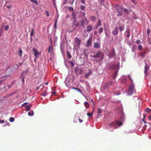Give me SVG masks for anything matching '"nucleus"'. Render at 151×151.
Masks as SVG:
<instances>
[{
	"instance_id": "nucleus-1",
	"label": "nucleus",
	"mask_w": 151,
	"mask_h": 151,
	"mask_svg": "<svg viewBox=\"0 0 151 151\" xmlns=\"http://www.w3.org/2000/svg\"><path fill=\"white\" fill-rule=\"evenodd\" d=\"M104 56V54L103 52L101 51H99L95 54L91 55V57L95 58H99L100 59V61H101L103 59Z\"/></svg>"
},
{
	"instance_id": "nucleus-2",
	"label": "nucleus",
	"mask_w": 151,
	"mask_h": 151,
	"mask_svg": "<svg viewBox=\"0 0 151 151\" xmlns=\"http://www.w3.org/2000/svg\"><path fill=\"white\" fill-rule=\"evenodd\" d=\"M122 125V123L118 121L115 122H113L110 123L109 124V127L111 128L113 127L115 128H117L118 127Z\"/></svg>"
},
{
	"instance_id": "nucleus-3",
	"label": "nucleus",
	"mask_w": 151,
	"mask_h": 151,
	"mask_svg": "<svg viewBox=\"0 0 151 151\" xmlns=\"http://www.w3.org/2000/svg\"><path fill=\"white\" fill-rule=\"evenodd\" d=\"M80 22L81 26L84 27L86 25H87L89 23V21L86 17H85L81 20Z\"/></svg>"
},
{
	"instance_id": "nucleus-4",
	"label": "nucleus",
	"mask_w": 151,
	"mask_h": 151,
	"mask_svg": "<svg viewBox=\"0 0 151 151\" xmlns=\"http://www.w3.org/2000/svg\"><path fill=\"white\" fill-rule=\"evenodd\" d=\"M108 55L109 58H112L115 56L116 53L114 48H112L111 50L109 51Z\"/></svg>"
},
{
	"instance_id": "nucleus-5",
	"label": "nucleus",
	"mask_w": 151,
	"mask_h": 151,
	"mask_svg": "<svg viewBox=\"0 0 151 151\" xmlns=\"http://www.w3.org/2000/svg\"><path fill=\"white\" fill-rule=\"evenodd\" d=\"M135 91L134 89V86L133 85H130L128 89V92L129 95H132Z\"/></svg>"
},
{
	"instance_id": "nucleus-6",
	"label": "nucleus",
	"mask_w": 151,
	"mask_h": 151,
	"mask_svg": "<svg viewBox=\"0 0 151 151\" xmlns=\"http://www.w3.org/2000/svg\"><path fill=\"white\" fill-rule=\"evenodd\" d=\"M92 38L91 37L89 38L87 40L86 46L87 47H89L91 45L92 43Z\"/></svg>"
},
{
	"instance_id": "nucleus-7",
	"label": "nucleus",
	"mask_w": 151,
	"mask_h": 151,
	"mask_svg": "<svg viewBox=\"0 0 151 151\" xmlns=\"http://www.w3.org/2000/svg\"><path fill=\"white\" fill-rule=\"evenodd\" d=\"M112 34L114 36H116L118 34V28L116 27L114 30L112 32Z\"/></svg>"
},
{
	"instance_id": "nucleus-8",
	"label": "nucleus",
	"mask_w": 151,
	"mask_h": 151,
	"mask_svg": "<svg viewBox=\"0 0 151 151\" xmlns=\"http://www.w3.org/2000/svg\"><path fill=\"white\" fill-rule=\"evenodd\" d=\"M100 44L99 43L95 42L94 43L93 47L94 48L99 49L100 48Z\"/></svg>"
},
{
	"instance_id": "nucleus-9",
	"label": "nucleus",
	"mask_w": 151,
	"mask_h": 151,
	"mask_svg": "<svg viewBox=\"0 0 151 151\" xmlns=\"http://www.w3.org/2000/svg\"><path fill=\"white\" fill-rule=\"evenodd\" d=\"M92 26L91 24H89L87 27V32H91L92 30Z\"/></svg>"
},
{
	"instance_id": "nucleus-10",
	"label": "nucleus",
	"mask_w": 151,
	"mask_h": 151,
	"mask_svg": "<svg viewBox=\"0 0 151 151\" xmlns=\"http://www.w3.org/2000/svg\"><path fill=\"white\" fill-rule=\"evenodd\" d=\"M75 41L76 44L80 45L81 43V40L78 38L76 37L75 38Z\"/></svg>"
},
{
	"instance_id": "nucleus-11",
	"label": "nucleus",
	"mask_w": 151,
	"mask_h": 151,
	"mask_svg": "<svg viewBox=\"0 0 151 151\" xmlns=\"http://www.w3.org/2000/svg\"><path fill=\"white\" fill-rule=\"evenodd\" d=\"M33 51L34 52V54L35 56L37 58H38L39 55V52L37 50L35 49V48L33 49Z\"/></svg>"
},
{
	"instance_id": "nucleus-12",
	"label": "nucleus",
	"mask_w": 151,
	"mask_h": 151,
	"mask_svg": "<svg viewBox=\"0 0 151 151\" xmlns=\"http://www.w3.org/2000/svg\"><path fill=\"white\" fill-rule=\"evenodd\" d=\"M110 68L111 69H116L118 68V66L116 64H113L110 66Z\"/></svg>"
},
{
	"instance_id": "nucleus-13",
	"label": "nucleus",
	"mask_w": 151,
	"mask_h": 151,
	"mask_svg": "<svg viewBox=\"0 0 151 151\" xmlns=\"http://www.w3.org/2000/svg\"><path fill=\"white\" fill-rule=\"evenodd\" d=\"M146 53L147 52H141L140 53L139 55L140 57L143 59L145 57V55Z\"/></svg>"
},
{
	"instance_id": "nucleus-14",
	"label": "nucleus",
	"mask_w": 151,
	"mask_h": 151,
	"mask_svg": "<svg viewBox=\"0 0 151 151\" xmlns=\"http://www.w3.org/2000/svg\"><path fill=\"white\" fill-rule=\"evenodd\" d=\"M149 69V66H148L147 64H145V73L146 74L148 70Z\"/></svg>"
},
{
	"instance_id": "nucleus-15",
	"label": "nucleus",
	"mask_w": 151,
	"mask_h": 151,
	"mask_svg": "<svg viewBox=\"0 0 151 151\" xmlns=\"http://www.w3.org/2000/svg\"><path fill=\"white\" fill-rule=\"evenodd\" d=\"M116 10H119V9H123V7L122 6H121L118 5H116Z\"/></svg>"
},
{
	"instance_id": "nucleus-16",
	"label": "nucleus",
	"mask_w": 151,
	"mask_h": 151,
	"mask_svg": "<svg viewBox=\"0 0 151 151\" xmlns=\"http://www.w3.org/2000/svg\"><path fill=\"white\" fill-rule=\"evenodd\" d=\"M119 29L120 31H122L124 29V25L123 24L119 27Z\"/></svg>"
},
{
	"instance_id": "nucleus-17",
	"label": "nucleus",
	"mask_w": 151,
	"mask_h": 151,
	"mask_svg": "<svg viewBox=\"0 0 151 151\" xmlns=\"http://www.w3.org/2000/svg\"><path fill=\"white\" fill-rule=\"evenodd\" d=\"M92 73V72L91 70H89V71L87 73H86V74H85V78H87L88 77V76H89Z\"/></svg>"
},
{
	"instance_id": "nucleus-18",
	"label": "nucleus",
	"mask_w": 151,
	"mask_h": 151,
	"mask_svg": "<svg viewBox=\"0 0 151 151\" xmlns=\"http://www.w3.org/2000/svg\"><path fill=\"white\" fill-rule=\"evenodd\" d=\"M117 12L118 13V14L117 15V17L121 16L123 15V12L119 11V10H116Z\"/></svg>"
},
{
	"instance_id": "nucleus-19",
	"label": "nucleus",
	"mask_w": 151,
	"mask_h": 151,
	"mask_svg": "<svg viewBox=\"0 0 151 151\" xmlns=\"http://www.w3.org/2000/svg\"><path fill=\"white\" fill-rule=\"evenodd\" d=\"M73 24L76 26L78 27L79 26V22L76 19L73 20Z\"/></svg>"
},
{
	"instance_id": "nucleus-20",
	"label": "nucleus",
	"mask_w": 151,
	"mask_h": 151,
	"mask_svg": "<svg viewBox=\"0 0 151 151\" xmlns=\"http://www.w3.org/2000/svg\"><path fill=\"white\" fill-rule=\"evenodd\" d=\"M53 50V47L52 45H50L49 47V48L48 50V52L50 53L51 51H52Z\"/></svg>"
},
{
	"instance_id": "nucleus-21",
	"label": "nucleus",
	"mask_w": 151,
	"mask_h": 151,
	"mask_svg": "<svg viewBox=\"0 0 151 151\" xmlns=\"http://www.w3.org/2000/svg\"><path fill=\"white\" fill-rule=\"evenodd\" d=\"M84 104L86 108H87L89 107V104L87 102H85Z\"/></svg>"
},
{
	"instance_id": "nucleus-22",
	"label": "nucleus",
	"mask_w": 151,
	"mask_h": 151,
	"mask_svg": "<svg viewBox=\"0 0 151 151\" xmlns=\"http://www.w3.org/2000/svg\"><path fill=\"white\" fill-rule=\"evenodd\" d=\"M103 28L102 27H101L99 29L98 32L99 33L101 34L102 32L103 31Z\"/></svg>"
},
{
	"instance_id": "nucleus-23",
	"label": "nucleus",
	"mask_w": 151,
	"mask_h": 151,
	"mask_svg": "<svg viewBox=\"0 0 151 151\" xmlns=\"http://www.w3.org/2000/svg\"><path fill=\"white\" fill-rule=\"evenodd\" d=\"M67 55L69 59L71 58L72 56L70 53L68 51L67 52Z\"/></svg>"
},
{
	"instance_id": "nucleus-24",
	"label": "nucleus",
	"mask_w": 151,
	"mask_h": 151,
	"mask_svg": "<svg viewBox=\"0 0 151 151\" xmlns=\"http://www.w3.org/2000/svg\"><path fill=\"white\" fill-rule=\"evenodd\" d=\"M124 11L127 14H128L129 13V11H128V10L126 8H124L123 9Z\"/></svg>"
},
{
	"instance_id": "nucleus-25",
	"label": "nucleus",
	"mask_w": 151,
	"mask_h": 151,
	"mask_svg": "<svg viewBox=\"0 0 151 151\" xmlns=\"http://www.w3.org/2000/svg\"><path fill=\"white\" fill-rule=\"evenodd\" d=\"M145 111L148 113H149L151 112L150 109L149 108H147L145 109Z\"/></svg>"
},
{
	"instance_id": "nucleus-26",
	"label": "nucleus",
	"mask_w": 151,
	"mask_h": 151,
	"mask_svg": "<svg viewBox=\"0 0 151 151\" xmlns=\"http://www.w3.org/2000/svg\"><path fill=\"white\" fill-rule=\"evenodd\" d=\"M126 37L129 38L130 37V32L129 30L127 31V32Z\"/></svg>"
},
{
	"instance_id": "nucleus-27",
	"label": "nucleus",
	"mask_w": 151,
	"mask_h": 151,
	"mask_svg": "<svg viewBox=\"0 0 151 151\" xmlns=\"http://www.w3.org/2000/svg\"><path fill=\"white\" fill-rule=\"evenodd\" d=\"M22 49L20 48L19 49V55L21 57L22 56Z\"/></svg>"
},
{
	"instance_id": "nucleus-28",
	"label": "nucleus",
	"mask_w": 151,
	"mask_h": 151,
	"mask_svg": "<svg viewBox=\"0 0 151 151\" xmlns=\"http://www.w3.org/2000/svg\"><path fill=\"white\" fill-rule=\"evenodd\" d=\"M33 3H35L36 4H38V3L36 0H30Z\"/></svg>"
},
{
	"instance_id": "nucleus-29",
	"label": "nucleus",
	"mask_w": 151,
	"mask_h": 151,
	"mask_svg": "<svg viewBox=\"0 0 151 151\" xmlns=\"http://www.w3.org/2000/svg\"><path fill=\"white\" fill-rule=\"evenodd\" d=\"M102 110L100 108H98L97 109V111L99 113L98 116L99 115V114L101 113Z\"/></svg>"
},
{
	"instance_id": "nucleus-30",
	"label": "nucleus",
	"mask_w": 151,
	"mask_h": 151,
	"mask_svg": "<svg viewBox=\"0 0 151 151\" xmlns=\"http://www.w3.org/2000/svg\"><path fill=\"white\" fill-rule=\"evenodd\" d=\"M97 25H98V26H100L101 25V20L100 19H99V20L97 24Z\"/></svg>"
},
{
	"instance_id": "nucleus-31",
	"label": "nucleus",
	"mask_w": 151,
	"mask_h": 151,
	"mask_svg": "<svg viewBox=\"0 0 151 151\" xmlns=\"http://www.w3.org/2000/svg\"><path fill=\"white\" fill-rule=\"evenodd\" d=\"M138 50H139L141 51V50L142 49V47L141 45H139L138 47Z\"/></svg>"
},
{
	"instance_id": "nucleus-32",
	"label": "nucleus",
	"mask_w": 151,
	"mask_h": 151,
	"mask_svg": "<svg viewBox=\"0 0 151 151\" xmlns=\"http://www.w3.org/2000/svg\"><path fill=\"white\" fill-rule=\"evenodd\" d=\"M14 118L12 117H10L9 119V121L11 122H13L14 121Z\"/></svg>"
},
{
	"instance_id": "nucleus-33",
	"label": "nucleus",
	"mask_w": 151,
	"mask_h": 151,
	"mask_svg": "<svg viewBox=\"0 0 151 151\" xmlns=\"http://www.w3.org/2000/svg\"><path fill=\"white\" fill-rule=\"evenodd\" d=\"M95 17L93 16H91V19L92 21H95Z\"/></svg>"
},
{
	"instance_id": "nucleus-34",
	"label": "nucleus",
	"mask_w": 151,
	"mask_h": 151,
	"mask_svg": "<svg viewBox=\"0 0 151 151\" xmlns=\"http://www.w3.org/2000/svg\"><path fill=\"white\" fill-rule=\"evenodd\" d=\"M74 1V0H70L69 2V3L71 5H73V3Z\"/></svg>"
},
{
	"instance_id": "nucleus-35",
	"label": "nucleus",
	"mask_w": 151,
	"mask_h": 151,
	"mask_svg": "<svg viewBox=\"0 0 151 151\" xmlns=\"http://www.w3.org/2000/svg\"><path fill=\"white\" fill-rule=\"evenodd\" d=\"M81 9L82 10H84L85 9V6L81 5L80 6Z\"/></svg>"
},
{
	"instance_id": "nucleus-36",
	"label": "nucleus",
	"mask_w": 151,
	"mask_h": 151,
	"mask_svg": "<svg viewBox=\"0 0 151 151\" xmlns=\"http://www.w3.org/2000/svg\"><path fill=\"white\" fill-rule=\"evenodd\" d=\"M68 9L70 11H73V8L72 7H69Z\"/></svg>"
},
{
	"instance_id": "nucleus-37",
	"label": "nucleus",
	"mask_w": 151,
	"mask_h": 151,
	"mask_svg": "<svg viewBox=\"0 0 151 151\" xmlns=\"http://www.w3.org/2000/svg\"><path fill=\"white\" fill-rule=\"evenodd\" d=\"M9 27L8 25H6L5 26L4 29L6 31H7L9 29Z\"/></svg>"
},
{
	"instance_id": "nucleus-38",
	"label": "nucleus",
	"mask_w": 151,
	"mask_h": 151,
	"mask_svg": "<svg viewBox=\"0 0 151 151\" xmlns=\"http://www.w3.org/2000/svg\"><path fill=\"white\" fill-rule=\"evenodd\" d=\"M34 113L33 112H32V113H31V112H29L28 113V115L29 116H33L34 115Z\"/></svg>"
},
{
	"instance_id": "nucleus-39",
	"label": "nucleus",
	"mask_w": 151,
	"mask_h": 151,
	"mask_svg": "<svg viewBox=\"0 0 151 151\" xmlns=\"http://www.w3.org/2000/svg\"><path fill=\"white\" fill-rule=\"evenodd\" d=\"M72 15L73 18H76V15L74 12H72Z\"/></svg>"
},
{
	"instance_id": "nucleus-40",
	"label": "nucleus",
	"mask_w": 151,
	"mask_h": 151,
	"mask_svg": "<svg viewBox=\"0 0 151 151\" xmlns=\"http://www.w3.org/2000/svg\"><path fill=\"white\" fill-rule=\"evenodd\" d=\"M26 106L27 107L26 111H27L29 110L30 108V106L29 105L27 106Z\"/></svg>"
},
{
	"instance_id": "nucleus-41",
	"label": "nucleus",
	"mask_w": 151,
	"mask_h": 151,
	"mask_svg": "<svg viewBox=\"0 0 151 151\" xmlns=\"http://www.w3.org/2000/svg\"><path fill=\"white\" fill-rule=\"evenodd\" d=\"M87 115L88 117H90L93 115V114L92 113H88L87 114Z\"/></svg>"
},
{
	"instance_id": "nucleus-42",
	"label": "nucleus",
	"mask_w": 151,
	"mask_h": 151,
	"mask_svg": "<svg viewBox=\"0 0 151 151\" xmlns=\"http://www.w3.org/2000/svg\"><path fill=\"white\" fill-rule=\"evenodd\" d=\"M33 33H34V30H33V29H32V31L31 33V36H33Z\"/></svg>"
},
{
	"instance_id": "nucleus-43",
	"label": "nucleus",
	"mask_w": 151,
	"mask_h": 151,
	"mask_svg": "<svg viewBox=\"0 0 151 151\" xmlns=\"http://www.w3.org/2000/svg\"><path fill=\"white\" fill-rule=\"evenodd\" d=\"M117 72H118V71H115L114 73V74H115V76L114 77V78H115L116 77V76H117Z\"/></svg>"
},
{
	"instance_id": "nucleus-44",
	"label": "nucleus",
	"mask_w": 151,
	"mask_h": 151,
	"mask_svg": "<svg viewBox=\"0 0 151 151\" xmlns=\"http://www.w3.org/2000/svg\"><path fill=\"white\" fill-rule=\"evenodd\" d=\"M13 86V84L11 83V84L7 86L8 88H11Z\"/></svg>"
},
{
	"instance_id": "nucleus-45",
	"label": "nucleus",
	"mask_w": 151,
	"mask_h": 151,
	"mask_svg": "<svg viewBox=\"0 0 151 151\" xmlns=\"http://www.w3.org/2000/svg\"><path fill=\"white\" fill-rule=\"evenodd\" d=\"M77 91L79 92H80L81 94H82L81 91L80 90V89L78 88Z\"/></svg>"
},
{
	"instance_id": "nucleus-46",
	"label": "nucleus",
	"mask_w": 151,
	"mask_h": 151,
	"mask_svg": "<svg viewBox=\"0 0 151 151\" xmlns=\"http://www.w3.org/2000/svg\"><path fill=\"white\" fill-rule=\"evenodd\" d=\"M136 42L137 44H139L140 43V41L139 40H137L136 41Z\"/></svg>"
},
{
	"instance_id": "nucleus-47",
	"label": "nucleus",
	"mask_w": 151,
	"mask_h": 151,
	"mask_svg": "<svg viewBox=\"0 0 151 151\" xmlns=\"http://www.w3.org/2000/svg\"><path fill=\"white\" fill-rule=\"evenodd\" d=\"M131 1L134 4H136V2L135 0H131Z\"/></svg>"
},
{
	"instance_id": "nucleus-48",
	"label": "nucleus",
	"mask_w": 151,
	"mask_h": 151,
	"mask_svg": "<svg viewBox=\"0 0 151 151\" xmlns=\"http://www.w3.org/2000/svg\"><path fill=\"white\" fill-rule=\"evenodd\" d=\"M45 12L47 16L48 17L49 16V13L47 11H46Z\"/></svg>"
},
{
	"instance_id": "nucleus-49",
	"label": "nucleus",
	"mask_w": 151,
	"mask_h": 151,
	"mask_svg": "<svg viewBox=\"0 0 151 151\" xmlns=\"http://www.w3.org/2000/svg\"><path fill=\"white\" fill-rule=\"evenodd\" d=\"M81 3L82 4H85V0H81Z\"/></svg>"
},
{
	"instance_id": "nucleus-50",
	"label": "nucleus",
	"mask_w": 151,
	"mask_h": 151,
	"mask_svg": "<svg viewBox=\"0 0 151 151\" xmlns=\"http://www.w3.org/2000/svg\"><path fill=\"white\" fill-rule=\"evenodd\" d=\"M46 92H45L44 93H42V95L43 96H46Z\"/></svg>"
},
{
	"instance_id": "nucleus-51",
	"label": "nucleus",
	"mask_w": 151,
	"mask_h": 151,
	"mask_svg": "<svg viewBox=\"0 0 151 151\" xmlns=\"http://www.w3.org/2000/svg\"><path fill=\"white\" fill-rule=\"evenodd\" d=\"M4 120H1L0 119V123H4Z\"/></svg>"
},
{
	"instance_id": "nucleus-52",
	"label": "nucleus",
	"mask_w": 151,
	"mask_h": 151,
	"mask_svg": "<svg viewBox=\"0 0 151 151\" xmlns=\"http://www.w3.org/2000/svg\"><path fill=\"white\" fill-rule=\"evenodd\" d=\"M150 29H148L147 31V34L148 35H149V33H150Z\"/></svg>"
},
{
	"instance_id": "nucleus-53",
	"label": "nucleus",
	"mask_w": 151,
	"mask_h": 151,
	"mask_svg": "<svg viewBox=\"0 0 151 151\" xmlns=\"http://www.w3.org/2000/svg\"><path fill=\"white\" fill-rule=\"evenodd\" d=\"M79 122L80 123H81L82 122H83V121L80 118H79L78 119Z\"/></svg>"
},
{
	"instance_id": "nucleus-54",
	"label": "nucleus",
	"mask_w": 151,
	"mask_h": 151,
	"mask_svg": "<svg viewBox=\"0 0 151 151\" xmlns=\"http://www.w3.org/2000/svg\"><path fill=\"white\" fill-rule=\"evenodd\" d=\"M40 88V87L39 86H37L36 87V90H38Z\"/></svg>"
},
{
	"instance_id": "nucleus-55",
	"label": "nucleus",
	"mask_w": 151,
	"mask_h": 151,
	"mask_svg": "<svg viewBox=\"0 0 151 151\" xmlns=\"http://www.w3.org/2000/svg\"><path fill=\"white\" fill-rule=\"evenodd\" d=\"M145 115L144 116H143V119H142V121H145Z\"/></svg>"
},
{
	"instance_id": "nucleus-56",
	"label": "nucleus",
	"mask_w": 151,
	"mask_h": 151,
	"mask_svg": "<svg viewBox=\"0 0 151 151\" xmlns=\"http://www.w3.org/2000/svg\"><path fill=\"white\" fill-rule=\"evenodd\" d=\"M148 119L149 120H151V116H149Z\"/></svg>"
},
{
	"instance_id": "nucleus-57",
	"label": "nucleus",
	"mask_w": 151,
	"mask_h": 151,
	"mask_svg": "<svg viewBox=\"0 0 151 151\" xmlns=\"http://www.w3.org/2000/svg\"><path fill=\"white\" fill-rule=\"evenodd\" d=\"M78 88H75V87H72V88L74 90H77V89Z\"/></svg>"
},
{
	"instance_id": "nucleus-58",
	"label": "nucleus",
	"mask_w": 151,
	"mask_h": 151,
	"mask_svg": "<svg viewBox=\"0 0 151 151\" xmlns=\"http://www.w3.org/2000/svg\"><path fill=\"white\" fill-rule=\"evenodd\" d=\"M56 93V92L55 91L53 92H52V95H54Z\"/></svg>"
},
{
	"instance_id": "nucleus-59",
	"label": "nucleus",
	"mask_w": 151,
	"mask_h": 151,
	"mask_svg": "<svg viewBox=\"0 0 151 151\" xmlns=\"http://www.w3.org/2000/svg\"><path fill=\"white\" fill-rule=\"evenodd\" d=\"M7 7L8 8H10L11 7V6L10 5L7 6Z\"/></svg>"
},
{
	"instance_id": "nucleus-60",
	"label": "nucleus",
	"mask_w": 151,
	"mask_h": 151,
	"mask_svg": "<svg viewBox=\"0 0 151 151\" xmlns=\"http://www.w3.org/2000/svg\"><path fill=\"white\" fill-rule=\"evenodd\" d=\"M146 127H147V126L146 125H145L143 127V129H146Z\"/></svg>"
},
{
	"instance_id": "nucleus-61",
	"label": "nucleus",
	"mask_w": 151,
	"mask_h": 151,
	"mask_svg": "<svg viewBox=\"0 0 151 151\" xmlns=\"http://www.w3.org/2000/svg\"><path fill=\"white\" fill-rule=\"evenodd\" d=\"M2 35V31H0V37H1V36Z\"/></svg>"
},
{
	"instance_id": "nucleus-62",
	"label": "nucleus",
	"mask_w": 151,
	"mask_h": 151,
	"mask_svg": "<svg viewBox=\"0 0 151 151\" xmlns=\"http://www.w3.org/2000/svg\"><path fill=\"white\" fill-rule=\"evenodd\" d=\"M56 23H57V20L56 21L55 24L54 25L55 28H56Z\"/></svg>"
},
{
	"instance_id": "nucleus-63",
	"label": "nucleus",
	"mask_w": 151,
	"mask_h": 151,
	"mask_svg": "<svg viewBox=\"0 0 151 151\" xmlns=\"http://www.w3.org/2000/svg\"><path fill=\"white\" fill-rule=\"evenodd\" d=\"M123 81H124V82H123V83H125L126 82V80L125 79H124Z\"/></svg>"
},
{
	"instance_id": "nucleus-64",
	"label": "nucleus",
	"mask_w": 151,
	"mask_h": 151,
	"mask_svg": "<svg viewBox=\"0 0 151 151\" xmlns=\"http://www.w3.org/2000/svg\"><path fill=\"white\" fill-rule=\"evenodd\" d=\"M3 81L2 80H0V84H1V83H3Z\"/></svg>"
}]
</instances>
